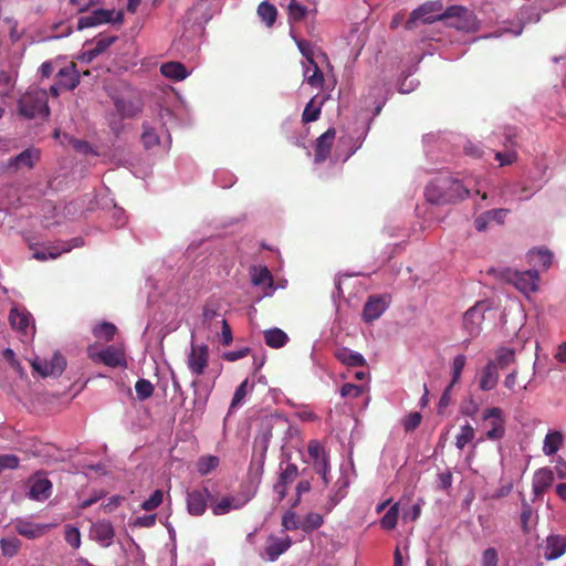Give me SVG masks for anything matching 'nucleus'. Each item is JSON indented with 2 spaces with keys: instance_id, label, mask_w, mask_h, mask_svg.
<instances>
[{
  "instance_id": "ea45409f",
  "label": "nucleus",
  "mask_w": 566,
  "mask_h": 566,
  "mask_svg": "<svg viewBox=\"0 0 566 566\" xmlns=\"http://www.w3.org/2000/svg\"><path fill=\"white\" fill-rule=\"evenodd\" d=\"M1 552L7 557L15 556L21 547V541L17 537L2 538L0 542Z\"/></svg>"
},
{
  "instance_id": "680f3d73",
  "label": "nucleus",
  "mask_w": 566,
  "mask_h": 566,
  "mask_svg": "<svg viewBox=\"0 0 566 566\" xmlns=\"http://www.w3.org/2000/svg\"><path fill=\"white\" fill-rule=\"evenodd\" d=\"M249 354H250V348L242 347L238 350H231V352L223 353L222 358L227 361H237L241 358L247 357Z\"/></svg>"
},
{
  "instance_id": "c85d7f7f",
  "label": "nucleus",
  "mask_w": 566,
  "mask_h": 566,
  "mask_svg": "<svg viewBox=\"0 0 566 566\" xmlns=\"http://www.w3.org/2000/svg\"><path fill=\"white\" fill-rule=\"evenodd\" d=\"M263 335L265 344L271 348H281L289 342L287 334L277 327L264 331Z\"/></svg>"
},
{
  "instance_id": "f257e3e1",
  "label": "nucleus",
  "mask_w": 566,
  "mask_h": 566,
  "mask_svg": "<svg viewBox=\"0 0 566 566\" xmlns=\"http://www.w3.org/2000/svg\"><path fill=\"white\" fill-rule=\"evenodd\" d=\"M469 193L468 187L452 177L437 178L426 189L428 201L436 205L457 202L465 199Z\"/></svg>"
},
{
  "instance_id": "0e129e2a",
  "label": "nucleus",
  "mask_w": 566,
  "mask_h": 566,
  "mask_svg": "<svg viewBox=\"0 0 566 566\" xmlns=\"http://www.w3.org/2000/svg\"><path fill=\"white\" fill-rule=\"evenodd\" d=\"M156 523V515L155 514H150V515H144V516H138L135 521H134V526H137V527H153Z\"/></svg>"
},
{
  "instance_id": "603ef678",
  "label": "nucleus",
  "mask_w": 566,
  "mask_h": 566,
  "mask_svg": "<svg viewBox=\"0 0 566 566\" xmlns=\"http://www.w3.org/2000/svg\"><path fill=\"white\" fill-rule=\"evenodd\" d=\"M307 13L306 7L298 3L296 0H291L289 4V17L291 20L297 22L305 18Z\"/></svg>"
},
{
  "instance_id": "09e8293b",
  "label": "nucleus",
  "mask_w": 566,
  "mask_h": 566,
  "mask_svg": "<svg viewBox=\"0 0 566 566\" xmlns=\"http://www.w3.org/2000/svg\"><path fill=\"white\" fill-rule=\"evenodd\" d=\"M314 97L306 104L303 114H302V122L303 123H311L318 119L321 115V106H316L314 104Z\"/></svg>"
},
{
  "instance_id": "bb28decb",
  "label": "nucleus",
  "mask_w": 566,
  "mask_h": 566,
  "mask_svg": "<svg viewBox=\"0 0 566 566\" xmlns=\"http://www.w3.org/2000/svg\"><path fill=\"white\" fill-rule=\"evenodd\" d=\"M52 493V483L48 479L35 480L30 488L29 496L35 501H44Z\"/></svg>"
},
{
  "instance_id": "4be33fe9",
  "label": "nucleus",
  "mask_w": 566,
  "mask_h": 566,
  "mask_svg": "<svg viewBox=\"0 0 566 566\" xmlns=\"http://www.w3.org/2000/svg\"><path fill=\"white\" fill-rule=\"evenodd\" d=\"M566 552V537L560 535H551L546 539V544L544 546V557L547 560H553Z\"/></svg>"
},
{
  "instance_id": "aec40b11",
  "label": "nucleus",
  "mask_w": 566,
  "mask_h": 566,
  "mask_svg": "<svg viewBox=\"0 0 566 566\" xmlns=\"http://www.w3.org/2000/svg\"><path fill=\"white\" fill-rule=\"evenodd\" d=\"M117 40H118L117 35L101 34L97 39L86 42L85 45H93V48L87 49L83 53L84 59H86L87 61L94 60L99 54L104 53Z\"/></svg>"
},
{
  "instance_id": "39448f33",
  "label": "nucleus",
  "mask_w": 566,
  "mask_h": 566,
  "mask_svg": "<svg viewBox=\"0 0 566 566\" xmlns=\"http://www.w3.org/2000/svg\"><path fill=\"white\" fill-rule=\"evenodd\" d=\"M483 426L486 429L485 438L491 441L501 440L505 436V416L501 408H488L482 417Z\"/></svg>"
},
{
  "instance_id": "f704fd0d",
  "label": "nucleus",
  "mask_w": 566,
  "mask_h": 566,
  "mask_svg": "<svg viewBox=\"0 0 566 566\" xmlns=\"http://www.w3.org/2000/svg\"><path fill=\"white\" fill-rule=\"evenodd\" d=\"M116 332V326L108 322H103L93 328V334L96 338H101L107 342L114 338Z\"/></svg>"
},
{
  "instance_id": "5701e85b",
  "label": "nucleus",
  "mask_w": 566,
  "mask_h": 566,
  "mask_svg": "<svg viewBox=\"0 0 566 566\" xmlns=\"http://www.w3.org/2000/svg\"><path fill=\"white\" fill-rule=\"evenodd\" d=\"M50 528L49 524H36L29 521H19L15 525L17 532L29 539L43 536Z\"/></svg>"
},
{
  "instance_id": "37998d69",
  "label": "nucleus",
  "mask_w": 566,
  "mask_h": 566,
  "mask_svg": "<svg viewBox=\"0 0 566 566\" xmlns=\"http://www.w3.org/2000/svg\"><path fill=\"white\" fill-rule=\"evenodd\" d=\"M496 369H504L515 361V353L509 348H501L496 354Z\"/></svg>"
},
{
  "instance_id": "bf43d9fd",
  "label": "nucleus",
  "mask_w": 566,
  "mask_h": 566,
  "mask_svg": "<svg viewBox=\"0 0 566 566\" xmlns=\"http://www.w3.org/2000/svg\"><path fill=\"white\" fill-rule=\"evenodd\" d=\"M499 554L494 547L486 548L482 554L481 566H497Z\"/></svg>"
},
{
  "instance_id": "a18cd8bd",
  "label": "nucleus",
  "mask_w": 566,
  "mask_h": 566,
  "mask_svg": "<svg viewBox=\"0 0 566 566\" xmlns=\"http://www.w3.org/2000/svg\"><path fill=\"white\" fill-rule=\"evenodd\" d=\"M219 464V459L214 455L201 457L198 460V471L201 475H207Z\"/></svg>"
},
{
  "instance_id": "2eb2a0df",
  "label": "nucleus",
  "mask_w": 566,
  "mask_h": 566,
  "mask_svg": "<svg viewBox=\"0 0 566 566\" xmlns=\"http://www.w3.org/2000/svg\"><path fill=\"white\" fill-rule=\"evenodd\" d=\"M291 545L292 539L289 535H285L284 537L270 535L264 546L265 556L270 562H274L284 554Z\"/></svg>"
},
{
  "instance_id": "f03ea898",
  "label": "nucleus",
  "mask_w": 566,
  "mask_h": 566,
  "mask_svg": "<svg viewBox=\"0 0 566 566\" xmlns=\"http://www.w3.org/2000/svg\"><path fill=\"white\" fill-rule=\"evenodd\" d=\"M19 114L28 119L36 116L46 118L50 115L48 92L38 87H30L18 101Z\"/></svg>"
},
{
  "instance_id": "20e7f679",
  "label": "nucleus",
  "mask_w": 566,
  "mask_h": 566,
  "mask_svg": "<svg viewBox=\"0 0 566 566\" xmlns=\"http://www.w3.org/2000/svg\"><path fill=\"white\" fill-rule=\"evenodd\" d=\"M442 21L447 27L459 31L471 32L476 30V18L474 13L461 6H452L444 10Z\"/></svg>"
},
{
  "instance_id": "473e14b6",
  "label": "nucleus",
  "mask_w": 566,
  "mask_h": 566,
  "mask_svg": "<svg viewBox=\"0 0 566 566\" xmlns=\"http://www.w3.org/2000/svg\"><path fill=\"white\" fill-rule=\"evenodd\" d=\"M244 505V502L235 500L233 496H224L212 506L214 515H223L231 510H239Z\"/></svg>"
},
{
  "instance_id": "423d86ee",
  "label": "nucleus",
  "mask_w": 566,
  "mask_h": 566,
  "mask_svg": "<svg viewBox=\"0 0 566 566\" xmlns=\"http://www.w3.org/2000/svg\"><path fill=\"white\" fill-rule=\"evenodd\" d=\"M87 356L92 361L102 363L112 368L126 367L127 365L125 352L115 346H108L103 350H97L95 346H90L87 348Z\"/></svg>"
},
{
  "instance_id": "58836bf2",
  "label": "nucleus",
  "mask_w": 566,
  "mask_h": 566,
  "mask_svg": "<svg viewBox=\"0 0 566 566\" xmlns=\"http://www.w3.org/2000/svg\"><path fill=\"white\" fill-rule=\"evenodd\" d=\"M313 66V71L311 72V67H306L304 75L306 77L307 83L315 88H319L323 86L324 83V75L316 62L314 61V64H311Z\"/></svg>"
},
{
  "instance_id": "052dcab7",
  "label": "nucleus",
  "mask_w": 566,
  "mask_h": 566,
  "mask_svg": "<svg viewBox=\"0 0 566 566\" xmlns=\"http://www.w3.org/2000/svg\"><path fill=\"white\" fill-rule=\"evenodd\" d=\"M422 420V416L420 412H411L403 419V428L407 432L413 431L417 429Z\"/></svg>"
},
{
  "instance_id": "9d476101",
  "label": "nucleus",
  "mask_w": 566,
  "mask_h": 566,
  "mask_svg": "<svg viewBox=\"0 0 566 566\" xmlns=\"http://www.w3.org/2000/svg\"><path fill=\"white\" fill-rule=\"evenodd\" d=\"M115 537V528L111 521L98 520L91 525L90 538L98 543L102 547H109Z\"/></svg>"
},
{
  "instance_id": "6e6d98bb",
  "label": "nucleus",
  "mask_w": 566,
  "mask_h": 566,
  "mask_svg": "<svg viewBox=\"0 0 566 566\" xmlns=\"http://www.w3.org/2000/svg\"><path fill=\"white\" fill-rule=\"evenodd\" d=\"M248 379L243 380L235 389L230 408L233 409L241 405L248 394Z\"/></svg>"
},
{
  "instance_id": "69168bd1",
  "label": "nucleus",
  "mask_w": 566,
  "mask_h": 566,
  "mask_svg": "<svg viewBox=\"0 0 566 566\" xmlns=\"http://www.w3.org/2000/svg\"><path fill=\"white\" fill-rule=\"evenodd\" d=\"M221 337V343L224 346H229L233 340L231 327L226 319H222Z\"/></svg>"
},
{
  "instance_id": "a878e982",
  "label": "nucleus",
  "mask_w": 566,
  "mask_h": 566,
  "mask_svg": "<svg viewBox=\"0 0 566 566\" xmlns=\"http://www.w3.org/2000/svg\"><path fill=\"white\" fill-rule=\"evenodd\" d=\"M335 357L338 361L348 367H361L366 365V359L361 354L355 353L346 347L337 349Z\"/></svg>"
},
{
  "instance_id": "f8f14e48",
  "label": "nucleus",
  "mask_w": 566,
  "mask_h": 566,
  "mask_svg": "<svg viewBox=\"0 0 566 566\" xmlns=\"http://www.w3.org/2000/svg\"><path fill=\"white\" fill-rule=\"evenodd\" d=\"M308 454L314 461V469L321 475L324 485L328 484L327 473L329 470L328 458L319 442L312 440L307 448Z\"/></svg>"
},
{
  "instance_id": "774afa93",
  "label": "nucleus",
  "mask_w": 566,
  "mask_h": 566,
  "mask_svg": "<svg viewBox=\"0 0 566 566\" xmlns=\"http://www.w3.org/2000/svg\"><path fill=\"white\" fill-rule=\"evenodd\" d=\"M554 470L559 479H566V461L563 458L556 460Z\"/></svg>"
},
{
  "instance_id": "4d7b16f0",
  "label": "nucleus",
  "mask_w": 566,
  "mask_h": 566,
  "mask_svg": "<svg viewBox=\"0 0 566 566\" xmlns=\"http://www.w3.org/2000/svg\"><path fill=\"white\" fill-rule=\"evenodd\" d=\"M510 210L509 209H491L485 211L486 218L489 219L490 223H497L503 224L505 221V218L507 217Z\"/></svg>"
},
{
  "instance_id": "c756f323",
  "label": "nucleus",
  "mask_w": 566,
  "mask_h": 566,
  "mask_svg": "<svg viewBox=\"0 0 566 566\" xmlns=\"http://www.w3.org/2000/svg\"><path fill=\"white\" fill-rule=\"evenodd\" d=\"M161 74L174 81L185 80L188 75L186 66L180 62H167L160 67Z\"/></svg>"
},
{
  "instance_id": "79ce46f5",
  "label": "nucleus",
  "mask_w": 566,
  "mask_h": 566,
  "mask_svg": "<svg viewBox=\"0 0 566 566\" xmlns=\"http://www.w3.org/2000/svg\"><path fill=\"white\" fill-rule=\"evenodd\" d=\"M399 507L398 503L394 504L380 520L384 530H394L398 522Z\"/></svg>"
},
{
  "instance_id": "393cba45",
  "label": "nucleus",
  "mask_w": 566,
  "mask_h": 566,
  "mask_svg": "<svg viewBox=\"0 0 566 566\" xmlns=\"http://www.w3.org/2000/svg\"><path fill=\"white\" fill-rule=\"evenodd\" d=\"M497 381L499 373L496 369V364L495 361L490 360L481 373L479 387L483 391H490L496 387Z\"/></svg>"
},
{
  "instance_id": "7c9ffc66",
  "label": "nucleus",
  "mask_w": 566,
  "mask_h": 566,
  "mask_svg": "<svg viewBox=\"0 0 566 566\" xmlns=\"http://www.w3.org/2000/svg\"><path fill=\"white\" fill-rule=\"evenodd\" d=\"M251 281H252L253 285L262 286L264 289L274 290L273 276L266 266H261L259 269L253 268Z\"/></svg>"
},
{
  "instance_id": "4c0bfd02",
  "label": "nucleus",
  "mask_w": 566,
  "mask_h": 566,
  "mask_svg": "<svg viewBox=\"0 0 566 566\" xmlns=\"http://www.w3.org/2000/svg\"><path fill=\"white\" fill-rule=\"evenodd\" d=\"M474 429L470 423L462 426L455 438V447L459 450H463L474 439Z\"/></svg>"
},
{
  "instance_id": "864d4df0",
  "label": "nucleus",
  "mask_w": 566,
  "mask_h": 566,
  "mask_svg": "<svg viewBox=\"0 0 566 566\" xmlns=\"http://www.w3.org/2000/svg\"><path fill=\"white\" fill-rule=\"evenodd\" d=\"M300 520L295 512L287 511L282 516V527L285 531H295L297 528H301Z\"/></svg>"
},
{
  "instance_id": "412c9836",
  "label": "nucleus",
  "mask_w": 566,
  "mask_h": 566,
  "mask_svg": "<svg viewBox=\"0 0 566 566\" xmlns=\"http://www.w3.org/2000/svg\"><path fill=\"white\" fill-rule=\"evenodd\" d=\"M554 482V472L548 468L537 470L533 476L532 488L535 496L543 495Z\"/></svg>"
},
{
  "instance_id": "c03bdc74",
  "label": "nucleus",
  "mask_w": 566,
  "mask_h": 566,
  "mask_svg": "<svg viewBox=\"0 0 566 566\" xmlns=\"http://www.w3.org/2000/svg\"><path fill=\"white\" fill-rule=\"evenodd\" d=\"M323 524V516L318 513H308L302 525H301V528L306 532V533H311L317 528H319Z\"/></svg>"
},
{
  "instance_id": "13d9d810",
  "label": "nucleus",
  "mask_w": 566,
  "mask_h": 566,
  "mask_svg": "<svg viewBox=\"0 0 566 566\" xmlns=\"http://www.w3.org/2000/svg\"><path fill=\"white\" fill-rule=\"evenodd\" d=\"M364 392V387L355 384H344L340 388L342 397L358 398Z\"/></svg>"
},
{
  "instance_id": "c9c22d12",
  "label": "nucleus",
  "mask_w": 566,
  "mask_h": 566,
  "mask_svg": "<svg viewBox=\"0 0 566 566\" xmlns=\"http://www.w3.org/2000/svg\"><path fill=\"white\" fill-rule=\"evenodd\" d=\"M465 363H467V357L463 354H459L454 357V359L452 361V367H451L452 378L449 384V388H452L455 384L459 382L462 371L464 369Z\"/></svg>"
},
{
  "instance_id": "f3484780",
  "label": "nucleus",
  "mask_w": 566,
  "mask_h": 566,
  "mask_svg": "<svg viewBox=\"0 0 566 566\" xmlns=\"http://www.w3.org/2000/svg\"><path fill=\"white\" fill-rule=\"evenodd\" d=\"M388 303L384 296L371 295L368 297L363 310V319L366 323H371L378 319L387 310Z\"/></svg>"
},
{
  "instance_id": "9b49d317",
  "label": "nucleus",
  "mask_w": 566,
  "mask_h": 566,
  "mask_svg": "<svg viewBox=\"0 0 566 566\" xmlns=\"http://www.w3.org/2000/svg\"><path fill=\"white\" fill-rule=\"evenodd\" d=\"M114 11L97 9L91 12L88 15L81 17L77 20V29L83 30L86 28L96 27L99 24L108 23V22H118L123 21V14L120 12L117 13L116 19H113Z\"/></svg>"
},
{
  "instance_id": "7ed1b4c3",
  "label": "nucleus",
  "mask_w": 566,
  "mask_h": 566,
  "mask_svg": "<svg viewBox=\"0 0 566 566\" xmlns=\"http://www.w3.org/2000/svg\"><path fill=\"white\" fill-rule=\"evenodd\" d=\"M443 6L440 1H427L411 11L405 27L407 30H412L417 28L418 22L424 24L433 23L443 19Z\"/></svg>"
},
{
  "instance_id": "ddd939ff",
  "label": "nucleus",
  "mask_w": 566,
  "mask_h": 566,
  "mask_svg": "<svg viewBox=\"0 0 566 566\" xmlns=\"http://www.w3.org/2000/svg\"><path fill=\"white\" fill-rule=\"evenodd\" d=\"M486 308L488 307L484 302H478L464 313L463 326L471 336L480 334Z\"/></svg>"
},
{
  "instance_id": "1a4fd4ad",
  "label": "nucleus",
  "mask_w": 566,
  "mask_h": 566,
  "mask_svg": "<svg viewBox=\"0 0 566 566\" xmlns=\"http://www.w3.org/2000/svg\"><path fill=\"white\" fill-rule=\"evenodd\" d=\"M31 366L42 377L60 376L65 369L66 360L61 354L55 353L50 360L36 358Z\"/></svg>"
},
{
  "instance_id": "4468645a",
  "label": "nucleus",
  "mask_w": 566,
  "mask_h": 566,
  "mask_svg": "<svg viewBox=\"0 0 566 566\" xmlns=\"http://www.w3.org/2000/svg\"><path fill=\"white\" fill-rule=\"evenodd\" d=\"M210 492L207 488L195 489L187 493V510L190 515L200 516L207 510V500Z\"/></svg>"
},
{
  "instance_id": "e433bc0d",
  "label": "nucleus",
  "mask_w": 566,
  "mask_h": 566,
  "mask_svg": "<svg viewBox=\"0 0 566 566\" xmlns=\"http://www.w3.org/2000/svg\"><path fill=\"white\" fill-rule=\"evenodd\" d=\"M532 262L535 265H541L543 269H548L553 262V254L548 250H534L530 254Z\"/></svg>"
},
{
  "instance_id": "dca6fc26",
  "label": "nucleus",
  "mask_w": 566,
  "mask_h": 566,
  "mask_svg": "<svg viewBox=\"0 0 566 566\" xmlns=\"http://www.w3.org/2000/svg\"><path fill=\"white\" fill-rule=\"evenodd\" d=\"M41 151L36 148H27L19 155L9 158L8 169L18 170L21 167L32 169L40 160Z\"/></svg>"
},
{
  "instance_id": "6ab92c4d",
  "label": "nucleus",
  "mask_w": 566,
  "mask_h": 566,
  "mask_svg": "<svg viewBox=\"0 0 566 566\" xmlns=\"http://www.w3.org/2000/svg\"><path fill=\"white\" fill-rule=\"evenodd\" d=\"M56 78L63 91H73L80 84V75L74 62L59 70Z\"/></svg>"
},
{
  "instance_id": "5fc2aeb1",
  "label": "nucleus",
  "mask_w": 566,
  "mask_h": 566,
  "mask_svg": "<svg viewBox=\"0 0 566 566\" xmlns=\"http://www.w3.org/2000/svg\"><path fill=\"white\" fill-rule=\"evenodd\" d=\"M164 500V493L161 490H156L154 493L142 503V509L145 511H153L157 509Z\"/></svg>"
},
{
  "instance_id": "a211bd4d",
  "label": "nucleus",
  "mask_w": 566,
  "mask_h": 566,
  "mask_svg": "<svg viewBox=\"0 0 566 566\" xmlns=\"http://www.w3.org/2000/svg\"><path fill=\"white\" fill-rule=\"evenodd\" d=\"M335 136L336 130L332 127L316 139L314 155V161L316 164H322L329 157Z\"/></svg>"
},
{
  "instance_id": "49530a36",
  "label": "nucleus",
  "mask_w": 566,
  "mask_h": 566,
  "mask_svg": "<svg viewBox=\"0 0 566 566\" xmlns=\"http://www.w3.org/2000/svg\"><path fill=\"white\" fill-rule=\"evenodd\" d=\"M142 142L146 148H151L159 144V136L157 133L146 123L143 124Z\"/></svg>"
},
{
  "instance_id": "72a5a7b5",
  "label": "nucleus",
  "mask_w": 566,
  "mask_h": 566,
  "mask_svg": "<svg viewBox=\"0 0 566 566\" xmlns=\"http://www.w3.org/2000/svg\"><path fill=\"white\" fill-rule=\"evenodd\" d=\"M258 14L268 27H272L276 21L277 10L273 4L263 1L258 7Z\"/></svg>"
},
{
  "instance_id": "e2e57ef3",
  "label": "nucleus",
  "mask_w": 566,
  "mask_h": 566,
  "mask_svg": "<svg viewBox=\"0 0 566 566\" xmlns=\"http://www.w3.org/2000/svg\"><path fill=\"white\" fill-rule=\"evenodd\" d=\"M532 514H533V510H532L531 505L528 503H526L525 501H523L522 512H521V523H522V528L524 532L528 531V521H530Z\"/></svg>"
},
{
  "instance_id": "cd10ccee",
  "label": "nucleus",
  "mask_w": 566,
  "mask_h": 566,
  "mask_svg": "<svg viewBox=\"0 0 566 566\" xmlns=\"http://www.w3.org/2000/svg\"><path fill=\"white\" fill-rule=\"evenodd\" d=\"M114 104L122 118H133L140 112V106L132 99L115 97Z\"/></svg>"
},
{
  "instance_id": "0eeeda50",
  "label": "nucleus",
  "mask_w": 566,
  "mask_h": 566,
  "mask_svg": "<svg viewBox=\"0 0 566 566\" xmlns=\"http://www.w3.org/2000/svg\"><path fill=\"white\" fill-rule=\"evenodd\" d=\"M507 280L524 294L534 293L538 289L539 275L536 270L507 271Z\"/></svg>"
},
{
  "instance_id": "a19ab883",
  "label": "nucleus",
  "mask_w": 566,
  "mask_h": 566,
  "mask_svg": "<svg viewBox=\"0 0 566 566\" xmlns=\"http://www.w3.org/2000/svg\"><path fill=\"white\" fill-rule=\"evenodd\" d=\"M135 390L137 398L143 401L150 398L154 395V385L147 379H138L135 384Z\"/></svg>"
},
{
  "instance_id": "6e6552de",
  "label": "nucleus",
  "mask_w": 566,
  "mask_h": 566,
  "mask_svg": "<svg viewBox=\"0 0 566 566\" xmlns=\"http://www.w3.org/2000/svg\"><path fill=\"white\" fill-rule=\"evenodd\" d=\"M209 361V347L208 345H191L190 353L187 359V366L190 373L195 376H201Z\"/></svg>"
},
{
  "instance_id": "8fccbe9b",
  "label": "nucleus",
  "mask_w": 566,
  "mask_h": 566,
  "mask_svg": "<svg viewBox=\"0 0 566 566\" xmlns=\"http://www.w3.org/2000/svg\"><path fill=\"white\" fill-rule=\"evenodd\" d=\"M298 469L297 465L294 463H289L284 470H282L279 482L285 485H291L295 479L297 478Z\"/></svg>"
},
{
  "instance_id": "de8ad7c7",
  "label": "nucleus",
  "mask_w": 566,
  "mask_h": 566,
  "mask_svg": "<svg viewBox=\"0 0 566 566\" xmlns=\"http://www.w3.org/2000/svg\"><path fill=\"white\" fill-rule=\"evenodd\" d=\"M65 542L72 546L73 548H80L82 539L81 532L77 527L72 525H66L64 531Z\"/></svg>"
},
{
  "instance_id": "b1692460",
  "label": "nucleus",
  "mask_w": 566,
  "mask_h": 566,
  "mask_svg": "<svg viewBox=\"0 0 566 566\" xmlns=\"http://www.w3.org/2000/svg\"><path fill=\"white\" fill-rule=\"evenodd\" d=\"M31 318L32 316L28 311L19 310L17 307L11 308L9 314V322L11 327L23 335L28 334Z\"/></svg>"
},
{
  "instance_id": "2f4dec72",
  "label": "nucleus",
  "mask_w": 566,
  "mask_h": 566,
  "mask_svg": "<svg viewBox=\"0 0 566 566\" xmlns=\"http://www.w3.org/2000/svg\"><path fill=\"white\" fill-rule=\"evenodd\" d=\"M564 442V436L560 431H549L544 439L543 452L545 455L555 454Z\"/></svg>"
},
{
  "instance_id": "338daca9",
  "label": "nucleus",
  "mask_w": 566,
  "mask_h": 566,
  "mask_svg": "<svg viewBox=\"0 0 566 566\" xmlns=\"http://www.w3.org/2000/svg\"><path fill=\"white\" fill-rule=\"evenodd\" d=\"M297 46L301 51V53L306 57L307 62L310 64H314V59H313V51L311 49V44L306 41H298L297 42Z\"/></svg>"
},
{
  "instance_id": "3c124183",
  "label": "nucleus",
  "mask_w": 566,
  "mask_h": 566,
  "mask_svg": "<svg viewBox=\"0 0 566 566\" xmlns=\"http://www.w3.org/2000/svg\"><path fill=\"white\" fill-rule=\"evenodd\" d=\"M495 159L499 161L501 167L510 166L517 160V153L514 148H509L504 151H496Z\"/></svg>"
}]
</instances>
